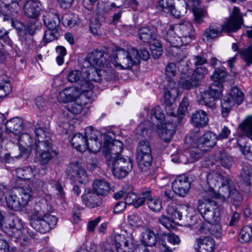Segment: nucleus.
<instances>
[{
  "label": "nucleus",
  "instance_id": "obj_1",
  "mask_svg": "<svg viewBox=\"0 0 252 252\" xmlns=\"http://www.w3.org/2000/svg\"><path fill=\"white\" fill-rule=\"evenodd\" d=\"M161 36L173 47L187 45L194 38L193 27L186 20L178 24L161 27Z\"/></svg>",
  "mask_w": 252,
  "mask_h": 252
},
{
  "label": "nucleus",
  "instance_id": "obj_2",
  "mask_svg": "<svg viewBox=\"0 0 252 252\" xmlns=\"http://www.w3.org/2000/svg\"><path fill=\"white\" fill-rule=\"evenodd\" d=\"M47 212V203L46 200L43 202L36 203L31 215L30 224L37 231L46 233L50 231L57 224L58 219L49 214H45Z\"/></svg>",
  "mask_w": 252,
  "mask_h": 252
},
{
  "label": "nucleus",
  "instance_id": "obj_3",
  "mask_svg": "<svg viewBox=\"0 0 252 252\" xmlns=\"http://www.w3.org/2000/svg\"><path fill=\"white\" fill-rule=\"evenodd\" d=\"M207 183L209 186L207 193L212 198L217 199L220 194L224 199L228 194V186L231 184V180L227 176H224L220 174L211 171L208 173L206 176Z\"/></svg>",
  "mask_w": 252,
  "mask_h": 252
},
{
  "label": "nucleus",
  "instance_id": "obj_4",
  "mask_svg": "<svg viewBox=\"0 0 252 252\" xmlns=\"http://www.w3.org/2000/svg\"><path fill=\"white\" fill-rule=\"evenodd\" d=\"M112 64L119 69H129L139 63L138 51L133 47L116 48L113 55Z\"/></svg>",
  "mask_w": 252,
  "mask_h": 252
},
{
  "label": "nucleus",
  "instance_id": "obj_5",
  "mask_svg": "<svg viewBox=\"0 0 252 252\" xmlns=\"http://www.w3.org/2000/svg\"><path fill=\"white\" fill-rule=\"evenodd\" d=\"M32 191L30 186L23 187L11 191L5 196L6 204L11 210H20L29 202L32 195Z\"/></svg>",
  "mask_w": 252,
  "mask_h": 252
},
{
  "label": "nucleus",
  "instance_id": "obj_6",
  "mask_svg": "<svg viewBox=\"0 0 252 252\" xmlns=\"http://www.w3.org/2000/svg\"><path fill=\"white\" fill-rule=\"evenodd\" d=\"M147 116L150 120H147L141 123L137 128V134L144 137H149L154 126L157 124H163L164 114L159 106L153 107L147 111Z\"/></svg>",
  "mask_w": 252,
  "mask_h": 252
},
{
  "label": "nucleus",
  "instance_id": "obj_7",
  "mask_svg": "<svg viewBox=\"0 0 252 252\" xmlns=\"http://www.w3.org/2000/svg\"><path fill=\"white\" fill-rule=\"evenodd\" d=\"M197 210L202 218L211 222H219L220 220L219 209L214 202L209 199L199 200L197 203Z\"/></svg>",
  "mask_w": 252,
  "mask_h": 252
},
{
  "label": "nucleus",
  "instance_id": "obj_8",
  "mask_svg": "<svg viewBox=\"0 0 252 252\" xmlns=\"http://www.w3.org/2000/svg\"><path fill=\"white\" fill-rule=\"evenodd\" d=\"M208 70L204 67H197L191 75L187 74L186 72H182L179 81V86L180 88L187 90H189L198 87L200 80L202 79Z\"/></svg>",
  "mask_w": 252,
  "mask_h": 252
},
{
  "label": "nucleus",
  "instance_id": "obj_9",
  "mask_svg": "<svg viewBox=\"0 0 252 252\" xmlns=\"http://www.w3.org/2000/svg\"><path fill=\"white\" fill-rule=\"evenodd\" d=\"M114 176L118 179L126 177L132 169V160L126 157L120 156L107 162Z\"/></svg>",
  "mask_w": 252,
  "mask_h": 252
},
{
  "label": "nucleus",
  "instance_id": "obj_10",
  "mask_svg": "<svg viewBox=\"0 0 252 252\" xmlns=\"http://www.w3.org/2000/svg\"><path fill=\"white\" fill-rule=\"evenodd\" d=\"M92 71V68H86L83 72L79 70H71L67 74V80L70 82L77 83L82 91L88 92L94 88L92 83L93 80L89 79Z\"/></svg>",
  "mask_w": 252,
  "mask_h": 252
},
{
  "label": "nucleus",
  "instance_id": "obj_11",
  "mask_svg": "<svg viewBox=\"0 0 252 252\" xmlns=\"http://www.w3.org/2000/svg\"><path fill=\"white\" fill-rule=\"evenodd\" d=\"M244 20L239 8L234 6L229 17L221 25L223 32L230 33L236 32L244 24Z\"/></svg>",
  "mask_w": 252,
  "mask_h": 252
},
{
  "label": "nucleus",
  "instance_id": "obj_12",
  "mask_svg": "<svg viewBox=\"0 0 252 252\" xmlns=\"http://www.w3.org/2000/svg\"><path fill=\"white\" fill-rule=\"evenodd\" d=\"M110 54L103 50H94L88 54L86 61L92 66L96 69L97 67H105L109 63Z\"/></svg>",
  "mask_w": 252,
  "mask_h": 252
},
{
  "label": "nucleus",
  "instance_id": "obj_13",
  "mask_svg": "<svg viewBox=\"0 0 252 252\" xmlns=\"http://www.w3.org/2000/svg\"><path fill=\"white\" fill-rule=\"evenodd\" d=\"M123 149V144L119 140L105 141L103 151L106 158L107 162L121 156L120 154Z\"/></svg>",
  "mask_w": 252,
  "mask_h": 252
},
{
  "label": "nucleus",
  "instance_id": "obj_14",
  "mask_svg": "<svg viewBox=\"0 0 252 252\" xmlns=\"http://www.w3.org/2000/svg\"><path fill=\"white\" fill-rule=\"evenodd\" d=\"M68 175L71 180L81 184H85L89 181L88 176L86 171L77 162L70 164L67 170Z\"/></svg>",
  "mask_w": 252,
  "mask_h": 252
},
{
  "label": "nucleus",
  "instance_id": "obj_15",
  "mask_svg": "<svg viewBox=\"0 0 252 252\" xmlns=\"http://www.w3.org/2000/svg\"><path fill=\"white\" fill-rule=\"evenodd\" d=\"M190 187L189 178L185 175L179 176L172 184L175 194L181 197H184L188 193Z\"/></svg>",
  "mask_w": 252,
  "mask_h": 252
},
{
  "label": "nucleus",
  "instance_id": "obj_16",
  "mask_svg": "<svg viewBox=\"0 0 252 252\" xmlns=\"http://www.w3.org/2000/svg\"><path fill=\"white\" fill-rule=\"evenodd\" d=\"M22 225L18 219L12 220L7 224L6 226L5 233L11 237H14L16 239L27 241L28 238L24 235L25 230H22Z\"/></svg>",
  "mask_w": 252,
  "mask_h": 252
},
{
  "label": "nucleus",
  "instance_id": "obj_17",
  "mask_svg": "<svg viewBox=\"0 0 252 252\" xmlns=\"http://www.w3.org/2000/svg\"><path fill=\"white\" fill-rule=\"evenodd\" d=\"M35 150L40 163L42 164H46L57 155L55 150L52 149V144L39 145L35 147Z\"/></svg>",
  "mask_w": 252,
  "mask_h": 252
},
{
  "label": "nucleus",
  "instance_id": "obj_18",
  "mask_svg": "<svg viewBox=\"0 0 252 252\" xmlns=\"http://www.w3.org/2000/svg\"><path fill=\"white\" fill-rule=\"evenodd\" d=\"M90 75L89 79L93 80L94 82H99L102 79L110 80L117 75L115 71L109 67L100 69L92 68Z\"/></svg>",
  "mask_w": 252,
  "mask_h": 252
},
{
  "label": "nucleus",
  "instance_id": "obj_19",
  "mask_svg": "<svg viewBox=\"0 0 252 252\" xmlns=\"http://www.w3.org/2000/svg\"><path fill=\"white\" fill-rule=\"evenodd\" d=\"M194 246L197 252H213L215 242L211 237H200L195 239Z\"/></svg>",
  "mask_w": 252,
  "mask_h": 252
},
{
  "label": "nucleus",
  "instance_id": "obj_20",
  "mask_svg": "<svg viewBox=\"0 0 252 252\" xmlns=\"http://www.w3.org/2000/svg\"><path fill=\"white\" fill-rule=\"evenodd\" d=\"M157 127L161 140L165 142H169L175 133V125L171 122L161 124L158 123Z\"/></svg>",
  "mask_w": 252,
  "mask_h": 252
},
{
  "label": "nucleus",
  "instance_id": "obj_21",
  "mask_svg": "<svg viewBox=\"0 0 252 252\" xmlns=\"http://www.w3.org/2000/svg\"><path fill=\"white\" fill-rule=\"evenodd\" d=\"M216 135L211 132H206L197 140V145L201 150L207 152L216 144Z\"/></svg>",
  "mask_w": 252,
  "mask_h": 252
},
{
  "label": "nucleus",
  "instance_id": "obj_22",
  "mask_svg": "<svg viewBox=\"0 0 252 252\" xmlns=\"http://www.w3.org/2000/svg\"><path fill=\"white\" fill-rule=\"evenodd\" d=\"M90 130H91V128L86 129L85 135L78 133L72 137L71 143L74 148L80 152H84L87 150L88 148L87 139L89 137V131Z\"/></svg>",
  "mask_w": 252,
  "mask_h": 252
},
{
  "label": "nucleus",
  "instance_id": "obj_23",
  "mask_svg": "<svg viewBox=\"0 0 252 252\" xmlns=\"http://www.w3.org/2000/svg\"><path fill=\"white\" fill-rule=\"evenodd\" d=\"M228 194L225 196L224 199L222 198L221 195L223 194L221 193L219 196L217 200H219L221 202H224L226 200L228 197H230L232 201L233 204L235 207H238L240 206L242 197L239 191L236 189L235 186L234 185L232 181L231 182V184H229L228 186Z\"/></svg>",
  "mask_w": 252,
  "mask_h": 252
},
{
  "label": "nucleus",
  "instance_id": "obj_24",
  "mask_svg": "<svg viewBox=\"0 0 252 252\" xmlns=\"http://www.w3.org/2000/svg\"><path fill=\"white\" fill-rule=\"evenodd\" d=\"M223 32L221 24L218 23H211L203 33V40L210 41L219 37Z\"/></svg>",
  "mask_w": 252,
  "mask_h": 252
},
{
  "label": "nucleus",
  "instance_id": "obj_25",
  "mask_svg": "<svg viewBox=\"0 0 252 252\" xmlns=\"http://www.w3.org/2000/svg\"><path fill=\"white\" fill-rule=\"evenodd\" d=\"M193 209L188 205H177L174 203H171L167 206L166 211L167 215L174 220H182V211L184 210L190 211Z\"/></svg>",
  "mask_w": 252,
  "mask_h": 252
},
{
  "label": "nucleus",
  "instance_id": "obj_26",
  "mask_svg": "<svg viewBox=\"0 0 252 252\" xmlns=\"http://www.w3.org/2000/svg\"><path fill=\"white\" fill-rule=\"evenodd\" d=\"M40 10L41 3L39 0H27L24 5V13L30 18H37Z\"/></svg>",
  "mask_w": 252,
  "mask_h": 252
},
{
  "label": "nucleus",
  "instance_id": "obj_27",
  "mask_svg": "<svg viewBox=\"0 0 252 252\" xmlns=\"http://www.w3.org/2000/svg\"><path fill=\"white\" fill-rule=\"evenodd\" d=\"M140 39L150 45L158 40L157 31L154 27H144L139 31Z\"/></svg>",
  "mask_w": 252,
  "mask_h": 252
},
{
  "label": "nucleus",
  "instance_id": "obj_28",
  "mask_svg": "<svg viewBox=\"0 0 252 252\" xmlns=\"http://www.w3.org/2000/svg\"><path fill=\"white\" fill-rule=\"evenodd\" d=\"M80 94V91L75 87H69L60 92L58 95L59 102L67 103L76 99Z\"/></svg>",
  "mask_w": 252,
  "mask_h": 252
},
{
  "label": "nucleus",
  "instance_id": "obj_29",
  "mask_svg": "<svg viewBox=\"0 0 252 252\" xmlns=\"http://www.w3.org/2000/svg\"><path fill=\"white\" fill-rule=\"evenodd\" d=\"M35 147L40 145L52 144L50 133L44 127H35Z\"/></svg>",
  "mask_w": 252,
  "mask_h": 252
},
{
  "label": "nucleus",
  "instance_id": "obj_30",
  "mask_svg": "<svg viewBox=\"0 0 252 252\" xmlns=\"http://www.w3.org/2000/svg\"><path fill=\"white\" fill-rule=\"evenodd\" d=\"M7 132L15 135L19 134L24 128L23 121L19 117L13 118L5 124Z\"/></svg>",
  "mask_w": 252,
  "mask_h": 252
},
{
  "label": "nucleus",
  "instance_id": "obj_31",
  "mask_svg": "<svg viewBox=\"0 0 252 252\" xmlns=\"http://www.w3.org/2000/svg\"><path fill=\"white\" fill-rule=\"evenodd\" d=\"M80 101L69 104L66 105V109L70 112L75 115L79 114L84 108V106L89 103V100L87 99L85 95H81Z\"/></svg>",
  "mask_w": 252,
  "mask_h": 252
},
{
  "label": "nucleus",
  "instance_id": "obj_32",
  "mask_svg": "<svg viewBox=\"0 0 252 252\" xmlns=\"http://www.w3.org/2000/svg\"><path fill=\"white\" fill-rule=\"evenodd\" d=\"M35 27L34 25H31V27H28L29 34L25 33L24 35L20 37L22 45L29 50H32L35 48V43L33 39L32 35L34 32Z\"/></svg>",
  "mask_w": 252,
  "mask_h": 252
},
{
  "label": "nucleus",
  "instance_id": "obj_33",
  "mask_svg": "<svg viewBox=\"0 0 252 252\" xmlns=\"http://www.w3.org/2000/svg\"><path fill=\"white\" fill-rule=\"evenodd\" d=\"M43 22L47 28L59 27L60 19L59 15L54 12H45L43 15Z\"/></svg>",
  "mask_w": 252,
  "mask_h": 252
},
{
  "label": "nucleus",
  "instance_id": "obj_34",
  "mask_svg": "<svg viewBox=\"0 0 252 252\" xmlns=\"http://www.w3.org/2000/svg\"><path fill=\"white\" fill-rule=\"evenodd\" d=\"M90 131L91 133L89 134L88 139L87 140V145H88L87 149L93 153H97L101 148V143L98 140L96 135L97 131L92 129Z\"/></svg>",
  "mask_w": 252,
  "mask_h": 252
},
{
  "label": "nucleus",
  "instance_id": "obj_35",
  "mask_svg": "<svg viewBox=\"0 0 252 252\" xmlns=\"http://www.w3.org/2000/svg\"><path fill=\"white\" fill-rule=\"evenodd\" d=\"M192 124L198 127H203L207 125L208 118L206 112L203 110L196 111L191 117Z\"/></svg>",
  "mask_w": 252,
  "mask_h": 252
},
{
  "label": "nucleus",
  "instance_id": "obj_36",
  "mask_svg": "<svg viewBox=\"0 0 252 252\" xmlns=\"http://www.w3.org/2000/svg\"><path fill=\"white\" fill-rule=\"evenodd\" d=\"M82 200L86 205L90 208H94L101 203L100 198L94 192L88 191L82 196Z\"/></svg>",
  "mask_w": 252,
  "mask_h": 252
},
{
  "label": "nucleus",
  "instance_id": "obj_37",
  "mask_svg": "<svg viewBox=\"0 0 252 252\" xmlns=\"http://www.w3.org/2000/svg\"><path fill=\"white\" fill-rule=\"evenodd\" d=\"M32 187L33 188V190H32L33 193V191H36L39 194V195L45 197V196L50 198L47 192V182L43 181L39 179H34L32 183Z\"/></svg>",
  "mask_w": 252,
  "mask_h": 252
},
{
  "label": "nucleus",
  "instance_id": "obj_38",
  "mask_svg": "<svg viewBox=\"0 0 252 252\" xmlns=\"http://www.w3.org/2000/svg\"><path fill=\"white\" fill-rule=\"evenodd\" d=\"M93 190L97 195L105 196L109 191V184L104 180H96L93 184Z\"/></svg>",
  "mask_w": 252,
  "mask_h": 252
},
{
  "label": "nucleus",
  "instance_id": "obj_39",
  "mask_svg": "<svg viewBox=\"0 0 252 252\" xmlns=\"http://www.w3.org/2000/svg\"><path fill=\"white\" fill-rule=\"evenodd\" d=\"M152 150L149 142L147 140L139 142L136 149V157H152Z\"/></svg>",
  "mask_w": 252,
  "mask_h": 252
},
{
  "label": "nucleus",
  "instance_id": "obj_40",
  "mask_svg": "<svg viewBox=\"0 0 252 252\" xmlns=\"http://www.w3.org/2000/svg\"><path fill=\"white\" fill-rule=\"evenodd\" d=\"M176 72L177 67L175 63H170L166 65L165 73L169 83V88L172 90L176 87V84L173 81V78L175 76Z\"/></svg>",
  "mask_w": 252,
  "mask_h": 252
},
{
  "label": "nucleus",
  "instance_id": "obj_41",
  "mask_svg": "<svg viewBox=\"0 0 252 252\" xmlns=\"http://www.w3.org/2000/svg\"><path fill=\"white\" fill-rule=\"evenodd\" d=\"M12 87L8 77L4 75L0 76V97L6 96L11 93Z\"/></svg>",
  "mask_w": 252,
  "mask_h": 252
},
{
  "label": "nucleus",
  "instance_id": "obj_42",
  "mask_svg": "<svg viewBox=\"0 0 252 252\" xmlns=\"http://www.w3.org/2000/svg\"><path fill=\"white\" fill-rule=\"evenodd\" d=\"M157 236L152 229H149L143 233L141 241L145 246L153 247L157 242Z\"/></svg>",
  "mask_w": 252,
  "mask_h": 252
},
{
  "label": "nucleus",
  "instance_id": "obj_43",
  "mask_svg": "<svg viewBox=\"0 0 252 252\" xmlns=\"http://www.w3.org/2000/svg\"><path fill=\"white\" fill-rule=\"evenodd\" d=\"M139 169L143 172L148 171L152 164V157H136Z\"/></svg>",
  "mask_w": 252,
  "mask_h": 252
},
{
  "label": "nucleus",
  "instance_id": "obj_44",
  "mask_svg": "<svg viewBox=\"0 0 252 252\" xmlns=\"http://www.w3.org/2000/svg\"><path fill=\"white\" fill-rule=\"evenodd\" d=\"M239 127L245 135L252 140V116L248 117Z\"/></svg>",
  "mask_w": 252,
  "mask_h": 252
},
{
  "label": "nucleus",
  "instance_id": "obj_45",
  "mask_svg": "<svg viewBox=\"0 0 252 252\" xmlns=\"http://www.w3.org/2000/svg\"><path fill=\"white\" fill-rule=\"evenodd\" d=\"M217 99L214 98L209 93L204 92L201 95V97L199 100V103L201 105H204L207 107L212 109H215L216 107L215 101Z\"/></svg>",
  "mask_w": 252,
  "mask_h": 252
},
{
  "label": "nucleus",
  "instance_id": "obj_46",
  "mask_svg": "<svg viewBox=\"0 0 252 252\" xmlns=\"http://www.w3.org/2000/svg\"><path fill=\"white\" fill-rule=\"evenodd\" d=\"M60 33L58 28H47L44 32L43 40L45 43H49L58 39Z\"/></svg>",
  "mask_w": 252,
  "mask_h": 252
},
{
  "label": "nucleus",
  "instance_id": "obj_47",
  "mask_svg": "<svg viewBox=\"0 0 252 252\" xmlns=\"http://www.w3.org/2000/svg\"><path fill=\"white\" fill-rule=\"evenodd\" d=\"M21 0H0V5L7 8L11 13H17L19 9V1Z\"/></svg>",
  "mask_w": 252,
  "mask_h": 252
},
{
  "label": "nucleus",
  "instance_id": "obj_48",
  "mask_svg": "<svg viewBox=\"0 0 252 252\" xmlns=\"http://www.w3.org/2000/svg\"><path fill=\"white\" fill-rule=\"evenodd\" d=\"M222 84L220 82H214L210 86L209 89L206 91L214 98L218 99L222 94Z\"/></svg>",
  "mask_w": 252,
  "mask_h": 252
},
{
  "label": "nucleus",
  "instance_id": "obj_49",
  "mask_svg": "<svg viewBox=\"0 0 252 252\" xmlns=\"http://www.w3.org/2000/svg\"><path fill=\"white\" fill-rule=\"evenodd\" d=\"M17 177L22 180H30L33 175L32 169L31 167L19 168L16 171Z\"/></svg>",
  "mask_w": 252,
  "mask_h": 252
},
{
  "label": "nucleus",
  "instance_id": "obj_50",
  "mask_svg": "<svg viewBox=\"0 0 252 252\" xmlns=\"http://www.w3.org/2000/svg\"><path fill=\"white\" fill-rule=\"evenodd\" d=\"M227 72L224 68H217L211 75V79L214 82H223L227 76Z\"/></svg>",
  "mask_w": 252,
  "mask_h": 252
},
{
  "label": "nucleus",
  "instance_id": "obj_51",
  "mask_svg": "<svg viewBox=\"0 0 252 252\" xmlns=\"http://www.w3.org/2000/svg\"><path fill=\"white\" fill-rule=\"evenodd\" d=\"M229 96L231 100L238 104H240L243 101L244 94L237 87H234L231 89Z\"/></svg>",
  "mask_w": 252,
  "mask_h": 252
},
{
  "label": "nucleus",
  "instance_id": "obj_52",
  "mask_svg": "<svg viewBox=\"0 0 252 252\" xmlns=\"http://www.w3.org/2000/svg\"><path fill=\"white\" fill-rule=\"evenodd\" d=\"M218 160L222 166L226 168H229L232 165V160L225 151H221L219 154Z\"/></svg>",
  "mask_w": 252,
  "mask_h": 252
},
{
  "label": "nucleus",
  "instance_id": "obj_53",
  "mask_svg": "<svg viewBox=\"0 0 252 252\" xmlns=\"http://www.w3.org/2000/svg\"><path fill=\"white\" fill-rule=\"evenodd\" d=\"M158 221L168 230H171L175 227V220L164 215L160 216L158 219Z\"/></svg>",
  "mask_w": 252,
  "mask_h": 252
},
{
  "label": "nucleus",
  "instance_id": "obj_54",
  "mask_svg": "<svg viewBox=\"0 0 252 252\" xmlns=\"http://www.w3.org/2000/svg\"><path fill=\"white\" fill-rule=\"evenodd\" d=\"M252 236V229L248 226L243 227L240 231L239 240L241 243L249 242Z\"/></svg>",
  "mask_w": 252,
  "mask_h": 252
},
{
  "label": "nucleus",
  "instance_id": "obj_55",
  "mask_svg": "<svg viewBox=\"0 0 252 252\" xmlns=\"http://www.w3.org/2000/svg\"><path fill=\"white\" fill-rule=\"evenodd\" d=\"M241 177L243 183L249 186L252 179V167L248 166L244 167L241 173Z\"/></svg>",
  "mask_w": 252,
  "mask_h": 252
},
{
  "label": "nucleus",
  "instance_id": "obj_56",
  "mask_svg": "<svg viewBox=\"0 0 252 252\" xmlns=\"http://www.w3.org/2000/svg\"><path fill=\"white\" fill-rule=\"evenodd\" d=\"M234 102L229 97H225L221 100V111L223 116H226L231 109Z\"/></svg>",
  "mask_w": 252,
  "mask_h": 252
},
{
  "label": "nucleus",
  "instance_id": "obj_57",
  "mask_svg": "<svg viewBox=\"0 0 252 252\" xmlns=\"http://www.w3.org/2000/svg\"><path fill=\"white\" fill-rule=\"evenodd\" d=\"M192 11L194 15V21L197 23H200L202 22L203 18L207 13L205 8L197 7L193 6Z\"/></svg>",
  "mask_w": 252,
  "mask_h": 252
},
{
  "label": "nucleus",
  "instance_id": "obj_58",
  "mask_svg": "<svg viewBox=\"0 0 252 252\" xmlns=\"http://www.w3.org/2000/svg\"><path fill=\"white\" fill-rule=\"evenodd\" d=\"M151 51L152 56L154 59L159 58L162 54V49L160 43L159 41H156L152 44L150 45Z\"/></svg>",
  "mask_w": 252,
  "mask_h": 252
},
{
  "label": "nucleus",
  "instance_id": "obj_59",
  "mask_svg": "<svg viewBox=\"0 0 252 252\" xmlns=\"http://www.w3.org/2000/svg\"><path fill=\"white\" fill-rule=\"evenodd\" d=\"M240 55L242 60L246 63L248 66L252 64V45L247 49L242 50Z\"/></svg>",
  "mask_w": 252,
  "mask_h": 252
},
{
  "label": "nucleus",
  "instance_id": "obj_60",
  "mask_svg": "<svg viewBox=\"0 0 252 252\" xmlns=\"http://www.w3.org/2000/svg\"><path fill=\"white\" fill-rule=\"evenodd\" d=\"M210 222L206 221L202 222V220L198 219L196 222L192 224L194 228L196 229L200 233L207 234L209 233L210 227L208 226Z\"/></svg>",
  "mask_w": 252,
  "mask_h": 252
},
{
  "label": "nucleus",
  "instance_id": "obj_61",
  "mask_svg": "<svg viewBox=\"0 0 252 252\" xmlns=\"http://www.w3.org/2000/svg\"><path fill=\"white\" fill-rule=\"evenodd\" d=\"M147 204L149 208L154 212H159L161 208V201L157 198H153L151 195L148 197Z\"/></svg>",
  "mask_w": 252,
  "mask_h": 252
},
{
  "label": "nucleus",
  "instance_id": "obj_62",
  "mask_svg": "<svg viewBox=\"0 0 252 252\" xmlns=\"http://www.w3.org/2000/svg\"><path fill=\"white\" fill-rule=\"evenodd\" d=\"M150 190H146L145 191H142L141 193L142 197H139L135 200L133 205L135 208H138L141 206H142L147 200L148 201V197H150Z\"/></svg>",
  "mask_w": 252,
  "mask_h": 252
},
{
  "label": "nucleus",
  "instance_id": "obj_63",
  "mask_svg": "<svg viewBox=\"0 0 252 252\" xmlns=\"http://www.w3.org/2000/svg\"><path fill=\"white\" fill-rule=\"evenodd\" d=\"M126 238L124 235L116 234L115 238V245L117 252H129L126 250H123L122 248L124 245V241H125Z\"/></svg>",
  "mask_w": 252,
  "mask_h": 252
},
{
  "label": "nucleus",
  "instance_id": "obj_64",
  "mask_svg": "<svg viewBox=\"0 0 252 252\" xmlns=\"http://www.w3.org/2000/svg\"><path fill=\"white\" fill-rule=\"evenodd\" d=\"M126 238L124 235L116 234L115 238V245L117 252H129L126 250H123L122 248L124 245V241H125Z\"/></svg>",
  "mask_w": 252,
  "mask_h": 252
}]
</instances>
